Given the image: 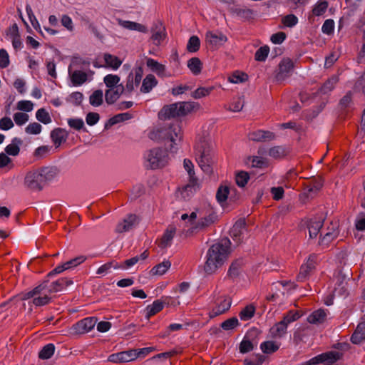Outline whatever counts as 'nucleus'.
Segmentation results:
<instances>
[{
	"mask_svg": "<svg viewBox=\"0 0 365 365\" xmlns=\"http://www.w3.org/2000/svg\"><path fill=\"white\" fill-rule=\"evenodd\" d=\"M58 170L55 167H41L27 171L24 178V187L31 191H41L48 182L57 178Z\"/></svg>",
	"mask_w": 365,
	"mask_h": 365,
	"instance_id": "1",
	"label": "nucleus"
},
{
	"mask_svg": "<svg viewBox=\"0 0 365 365\" xmlns=\"http://www.w3.org/2000/svg\"><path fill=\"white\" fill-rule=\"evenodd\" d=\"M230 244L228 238H224L209 248L204 266V270L207 274L215 273L224 264L230 252Z\"/></svg>",
	"mask_w": 365,
	"mask_h": 365,
	"instance_id": "2",
	"label": "nucleus"
},
{
	"mask_svg": "<svg viewBox=\"0 0 365 365\" xmlns=\"http://www.w3.org/2000/svg\"><path fill=\"white\" fill-rule=\"evenodd\" d=\"M195 160L202 170L210 174L212 171L214 153L211 141L205 138H200L195 145Z\"/></svg>",
	"mask_w": 365,
	"mask_h": 365,
	"instance_id": "3",
	"label": "nucleus"
},
{
	"mask_svg": "<svg viewBox=\"0 0 365 365\" xmlns=\"http://www.w3.org/2000/svg\"><path fill=\"white\" fill-rule=\"evenodd\" d=\"M150 138L154 140H170V150L174 151L173 145H178L182 138L181 128L178 123L172 124L168 127H160L154 129L149 134Z\"/></svg>",
	"mask_w": 365,
	"mask_h": 365,
	"instance_id": "4",
	"label": "nucleus"
},
{
	"mask_svg": "<svg viewBox=\"0 0 365 365\" xmlns=\"http://www.w3.org/2000/svg\"><path fill=\"white\" fill-rule=\"evenodd\" d=\"M51 292L48 289V282H43L32 290L23 293L22 300L32 299V304L36 307H41L51 302Z\"/></svg>",
	"mask_w": 365,
	"mask_h": 365,
	"instance_id": "5",
	"label": "nucleus"
},
{
	"mask_svg": "<svg viewBox=\"0 0 365 365\" xmlns=\"http://www.w3.org/2000/svg\"><path fill=\"white\" fill-rule=\"evenodd\" d=\"M194 109L193 103L178 102L165 106L159 112L158 116L161 120L181 117L187 115Z\"/></svg>",
	"mask_w": 365,
	"mask_h": 365,
	"instance_id": "6",
	"label": "nucleus"
},
{
	"mask_svg": "<svg viewBox=\"0 0 365 365\" xmlns=\"http://www.w3.org/2000/svg\"><path fill=\"white\" fill-rule=\"evenodd\" d=\"M145 165L148 168L158 169L167 165L170 160L166 150L155 148L148 150L144 155Z\"/></svg>",
	"mask_w": 365,
	"mask_h": 365,
	"instance_id": "7",
	"label": "nucleus"
},
{
	"mask_svg": "<svg viewBox=\"0 0 365 365\" xmlns=\"http://www.w3.org/2000/svg\"><path fill=\"white\" fill-rule=\"evenodd\" d=\"M197 218H199V220L192 227V230H201L210 226L215 222L216 216L211 210H209L207 212H204L202 210H197L190 215V220L195 221Z\"/></svg>",
	"mask_w": 365,
	"mask_h": 365,
	"instance_id": "8",
	"label": "nucleus"
},
{
	"mask_svg": "<svg viewBox=\"0 0 365 365\" xmlns=\"http://www.w3.org/2000/svg\"><path fill=\"white\" fill-rule=\"evenodd\" d=\"M143 70L141 67L135 68L133 73H130L126 80V84L124 87L125 93H131L135 88L138 87L142 80Z\"/></svg>",
	"mask_w": 365,
	"mask_h": 365,
	"instance_id": "9",
	"label": "nucleus"
},
{
	"mask_svg": "<svg viewBox=\"0 0 365 365\" xmlns=\"http://www.w3.org/2000/svg\"><path fill=\"white\" fill-rule=\"evenodd\" d=\"M232 240L237 243H241L247 236V229L244 219L238 220L230 230Z\"/></svg>",
	"mask_w": 365,
	"mask_h": 365,
	"instance_id": "10",
	"label": "nucleus"
},
{
	"mask_svg": "<svg viewBox=\"0 0 365 365\" xmlns=\"http://www.w3.org/2000/svg\"><path fill=\"white\" fill-rule=\"evenodd\" d=\"M138 358L136 349H130L110 354L108 361L113 363H127L135 360Z\"/></svg>",
	"mask_w": 365,
	"mask_h": 365,
	"instance_id": "11",
	"label": "nucleus"
},
{
	"mask_svg": "<svg viewBox=\"0 0 365 365\" xmlns=\"http://www.w3.org/2000/svg\"><path fill=\"white\" fill-rule=\"evenodd\" d=\"M318 262V256L312 254L310 255L307 262L301 266L299 273L297 275L298 281H304L309 276L312 270H314Z\"/></svg>",
	"mask_w": 365,
	"mask_h": 365,
	"instance_id": "12",
	"label": "nucleus"
},
{
	"mask_svg": "<svg viewBox=\"0 0 365 365\" xmlns=\"http://www.w3.org/2000/svg\"><path fill=\"white\" fill-rule=\"evenodd\" d=\"M97 319L95 317L85 318L73 325V332L77 334L87 333L94 328Z\"/></svg>",
	"mask_w": 365,
	"mask_h": 365,
	"instance_id": "13",
	"label": "nucleus"
},
{
	"mask_svg": "<svg viewBox=\"0 0 365 365\" xmlns=\"http://www.w3.org/2000/svg\"><path fill=\"white\" fill-rule=\"evenodd\" d=\"M294 68V63L289 58H284L279 64L278 71L276 73L275 78L277 81H284L290 76Z\"/></svg>",
	"mask_w": 365,
	"mask_h": 365,
	"instance_id": "14",
	"label": "nucleus"
},
{
	"mask_svg": "<svg viewBox=\"0 0 365 365\" xmlns=\"http://www.w3.org/2000/svg\"><path fill=\"white\" fill-rule=\"evenodd\" d=\"M206 41L212 48L216 49L222 46L227 38L220 32L208 31L205 36Z\"/></svg>",
	"mask_w": 365,
	"mask_h": 365,
	"instance_id": "15",
	"label": "nucleus"
},
{
	"mask_svg": "<svg viewBox=\"0 0 365 365\" xmlns=\"http://www.w3.org/2000/svg\"><path fill=\"white\" fill-rule=\"evenodd\" d=\"M341 354L337 351H329L319 354L309 361V365H315L319 363L328 361L334 363L340 358Z\"/></svg>",
	"mask_w": 365,
	"mask_h": 365,
	"instance_id": "16",
	"label": "nucleus"
},
{
	"mask_svg": "<svg viewBox=\"0 0 365 365\" xmlns=\"http://www.w3.org/2000/svg\"><path fill=\"white\" fill-rule=\"evenodd\" d=\"M329 2L327 0L317 1L309 14L308 19L314 21L315 17L322 16L327 12Z\"/></svg>",
	"mask_w": 365,
	"mask_h": 365,
	"instance_id": "17",
	"label": "nucleus"
},
{
	"mask_svg": "<svg viewBox=\"0 0 365 365\" xmlns=\"http://www.w3.org/2000/svg\"><path fill=\"white\" fill-rule=\"evenodd\" d=\"M232 301L229 297H223L217 300L216 306L212 309L211 317H216L227 312L231 306Z\"/></svg>",
	"mask_w": 365,
	"mask_h": 365,
	"instance_id": "18",
	"label": "nucleus"
},
{
	"mask_svg": "<svg viewBox=\"0 0 365 365\" xmlns=\"http://www.w3.org/2000/svg\"><path fill=\"white\" fill-rule=\"evenodd\" d=\"M117 22L119 26H120L122 28L125 29H128L130 31H136L144 34H146L148 31V28L145 25L139 24L138 22L123 20L120 19H118Z\"/></svg>",
	"mask_w": 365,
	"mask_h": 365,
	"instance_id": "19",
	"label": "nucleus"
},
{
	"mask_svg": "<svg viewBox=\"0 0 365 365\" xmlns=\"http://www.w3.org/2000/svg\"><path fill=\"white\" fill-rule=\"evenodd\" d=\"M151 31V40L155 45H160L166 36L165 27L160 22H158L153 25Z\"/></svg>",
	"mask_w": 365,
	"mask_h": 365,
	"instance_id": "20",
	"label": "nucleus"
},
{
	"mask_svg": "<svg viewBox=\"0 0 365 365\" xmlns=\"http://www.w3.org/2000/svg\"><path fill=\"white\" fill-rule=\"evenodd\" d=\"M138 222V217L135 215H129L116 226L117 232H125L132 229Z\"/></svg>",
	"mask_w": 365,
	"mask_h": 365,
	"instance_id": "21",
	"label": "nucleus"
},
{
	"mask_svg": "<svg viewBox=\"0 0 365 365\" xmlns=\"http://www.w3.org/2000/svg\"><path fill=\"white\" fill-rule=\"evenodd\" d=\"M324 219L322 217H316L309 220L307 228L310 238H314L317 236L320 229L322 227Z\"/></svg>",
	"mask_w": 365,
	"mask_h": 365,
	"instance_id": "22",
	"label": "nucleus"
},
{
	"mask_svg": "<svg viewBox=\"0 0 365 365\" xmlns=\"http://www.w3.org/2000/svg\"><path fill=\"white\" fill-rule=\"evenodd\" d=\"M169 299L166 297L164 301L160 299L155 300L153 304L148 305L145 309V317L149 319L152 316L160 312L164 307V304L168 303L166 301Z\"/></svg>",
	"mask_w": 365,
	"mask_h": 365,
	"instance_id": "23",
	"label": "nucleus"
},
{
	"mask_svg": "<svg viewBox=\"0 0 365 365\" xmlns=\"http://www.w3.org/2000/svg\"><path fill=\"white\" fill-rule=\"evenodd\" d=\"M68 73L72 84L75 86H81L88 81V73L81 70L71 71L68 68Z\"/></svg>",
	"mask_w": 365,
	"mask_h": 365,
	"instance_id": "24",
	"label": "nucleus"
},
{
	"mask_svg": "<svg viewBox=\"0 0 365 365\" xmlns=\"http://www.w3.org/2000/svg\"><path fill=\"white\" fill-rule=\"evenodd\" d=\"M68 133L61 128H57L51 133V140L56 147L60 146L68 138Z\"/></svg>",
	"mask_w": 365,
	"mask_h": 365,
	"instance_id": "25",
	"label": "nucleus"
},
{
	"mask_svg": "<svg viewBox=\"0 0 365 365\" xmlns=\"http://www.w3.org/2000/svg\"><path fill=\"white\" fill-rule=\"evenodd\" d=\"M124 92V87L119 85L115 88H109L106 91L105 98L108 104L114 103Z\"/></svg>",
	"mask_w": 365,
	"mask_h": 365,
	"instance_id": "26",
	"label": "nucleus"
},
{
	"mask_svg": "<svg viewBox=\"0 0 365 365\" xmlns=\"http://www.w3.org/2000/svg\"><path fill=\"white\" fill-rule=\"evenodd\" d=\"M72 284L73 281L71 279L67 278H61L51 283L50 284H48V289L51 294L56 293L63 291L65 288Z\"/></svg>",
	"mask_w": 365,
	"mask_h": 365,
	"instance_id": "27",
	"label": "nucleus"
},
{
	"mask_svg": "<svg viewBox=\"0 0 365 365\" xmlns=\"http://www.w3.org/2000/svg\"><path fill=\"white\" fill-rule=\"evenodd\" d=\"M274 138V134L270 131L256 130L249 134V139L252 141L270 140Z\"/></svg>",
	"mask_w": 365,
	"mask_h": 365,
	"instance_id": "28",
	"label": "nucleus"
},
{
	"mask_svg": "<svg viewBox=\"0 0 365 365\" xmlns=\"http://www.w3.org/2000/svg\"><path fill=\"white\" fill-rule=\"evenodd\" d=\"M147 66L150 68L158 76L161 77L169 76L166 73V67L153 58H148L146 61Z\"/></svg>",
	"mask_w": 365,
	"mask_h": 365,
	"instance_id": "29",
	"label": "nucleus"
},
{
	"mask_svg": "<svg viewBox=\"0 0 365 365\" xmlns=\"http://www.w3.org/2000/svg\"><path fill=\"white\" fill-rule=\"evenodd\" d=\"M183 167L187 172L190 178V184H188L186 188L190 187H194L197 184V179L195 175L194 165L192 161L189 159H185L183 161Z\"/></svg>",
	"mask_w": 365,
	"mask_h": 365,
	"instance_id": "30",
	"label": "nucleus"
},
{
	"mask_svg": "<svg viewBox=\"0 0 365 365\" xmlns=\"http://www.w3.org/2000/svg\"><path fill=\"white\" fill-rule=\"evenodd\" d=\"M175 227L173 226H170L163 234L159 246L161 248H166L169 246H170L172 240L174 237L175 233Z\"/></svg>",
	"mask_w": 365,
	"mask_h": 365,
	"instance_id": "31",
	"label": "nucleus"
},
{
	"mask_svg": "<svg viewBox=\"0 0 365 365\" xmlns=\"http://www.w3.org/2000/svg\"><path fill=\"white\" fill-rule=\"evenodd\" d=\"M22 144V140L19 138H14L11 143L6 146L4 148L5 153L11 156H16L19 154L20 146Z\"/></svg>",
	"mask_w": 365,
	"mask_h": 365,
	"instance_id": "32",
	"label": "nucleus"
},
{
	"mask_svg": "<svg viewBox=\"0 0 365 365\" xmlns=\"http://www.w3.org/2000/svg\"><path fill=\"white\" fill-rule=\"evenodd\" d=\"M327 316V312L324 310L317 309L309 315L307 321L313 324H322L326 320Z\"/></svg>",
	"mask_w": 365,
	"mask_h": 365,
	"instance_id": "33",
	"label": "nucleus"
},
{
	"mask_svg": "<svg viewBox=\"0 0 365 365\" xmlns=\"http://www.w3.org/2000/svg\"><path fill=\"white\" fill-rule=\"evenodd\" d=\"M171 262L169 260L165 259L163 262L154 266L150 271L152 276H161L167 272L170 268Z\"/></svg>",
	"mask_w": 365,
	"mask_h": 365,
	"instance_id": "34",
	"label": "nucleus"
},
{
	"mask_svg": "<svg viewBox=\"0 0 365 365\" xmlns=\"http://www.w3.org/2000/svg\"><path fill=\"white\" fill-rule=\"evenodd\" d=\"M157 84L158 81L155 77L152 74H149L143 79L140 91L144 93H149Z\"/></svg>",
	"mask_w": 365,
	"mask_h": 365,
	"instance_id": "35",
	"label": "nucleus"
},
{
	"mask_svg": "<svg viewBox=\"0 0 365 365\" xmlns=\"http://www.w3.org/2000/svg\"><path fill=\"white\" fill-rule=\"evenodd\" d=\"M289 153V149L284 146H274L268 150L269 156L276 160L284 158Z\"/></svg>",
	"mask_w": 365,
	"mask_h": 365,
	"instance_id": "36",
	"label": "nucleus"
},
{
	"mask_svg": "<svg viewBox=\"0 0 365 365\" xmlns=\"http://www.w3.org/2000/svg\"><path fill=\"white\" fill-rule=\"evenodd\" d=\"M287 325L282 320L271 327L269 332L272 337L281 338L287 332Z\"/></svg>",
	"mask_w": 365,
	"mask_h": 365,
	"instance_id": "37",
	"label": "nucleus"
},
{
	"mask_svg": "<svg viewBox=\"0 0 365 365\" xmlns=\"http://www.w3.org/2000/svg\"><path fill=\"white\" fill-rule=\"evenodd\" d=\"M103 59L106 63V66L110 68L113 70H117L122 64L121 60H120L117 56L110 53H104Z\"/></svg>",
	"mask_w": 365,
	"mask_h": 365,
	"instance_id": "38",
	"label": "nucleus"
},
{
	"mask_svg": "<svg viewBox=\"0 0 365 365\" xmlns=\"http://www.w3.org/2000/svg\"><path fill=\"white\" fill-rule=\"evenodd\" d=\"M365 340V327L359 325L353 333L351 341L353 344H359Z\"/></svg>",
	"mask_w": 365,
	"mask_h": 365,
	"instance_id": "39",
	"label": "nucleus"
},
{
	"mask_svg": "<svg viewBox=\"0 0 365 365\" xmlns=\"http://www.w3.org/2000/svg\"><path fill=\"white\" fill-rule=\"evenodd\" d=\"M255 346H257V342L252 341L246 335L240 344L239 350L240 353L245 354L252 351Z\"/></svg>",
	"mask_w": 365,
	"mask_h": 365,
	"instance_id": "40",
	"label": "nucleus"
},
{
	"mask_svg": "<svg viewBox=\"0 0 365 365\" xmlns=\"http://www.w3.org/2000/svg\"><path fill=\"white\" fill-rule=\"evenodd\" d=\"M187 67L194 75L200 74L202 68L201 61L197 57H193L188 60Z\"/></svg>",
	"mask_w": 365,
	"mask_h": 365,
	"instance_id": "41",
	"label": "nucleus"
},
{
	"mask_svg": "<svg viewBox=\"0 0 365 365\" xmlns=\"http://www.w3.org/2000/svg\"><path fill=\"white\" fill-rule=\"evenodd\" d=\"M103 101V93L101 90L95 91L89 97V103L91 106H100Z\"/></svg>",
	"mask_w": 365,
	"mask_h": 365,
	"instance_id": "42",
	"label": "nucleus"
},
{
	"mask_svg": "<svg viewBox=\"0 0 365 365\" xmlns=\"http://www.w3.org/2000/svg\"><path fill=\"white\" fill-rule=\"evenodd\" d=\"M260 348L264 353L272 354L279 349V344L272 341H267L262 343Z\"/></svg>",
	"mask_w": 365,
	"mask_h": 365,
	"instance_id": "43",
	"label": "nucleus"
},
{
	"mask_svg": "<svg viewBox=\"0 0 365 365\" xmlns=\"http://www.w3.org/2000/svg\"><path fill=\"white\" fill-rule=\"evenodd\" d=\"M55 346L53 344H48L44 346L38 353V357L41 359H48L54 354Z\"/></svg>",
	"mask_w": 365,
	"mask_h": 365,
	"instance_id": "44",
	"label": "nucleus"
},
{
	"mask_svg": "<svg viewBox=\"0 0 365 365\" xmlns=\"http://www.w3.org/2000/svg\"><path fill=\"white\" fill-rule=\"evenodd\" d=\"M120 81V78L115 74H108L103 78V82L108 89L119 86Z\"/></svg>",
	"mask_w": 365,
	"mask_h": 365,
	"instance_id": "45",
	"label": "nucleus"
},
{
	"mask_svg": "<svg viewBox=\"0 0 365 365\" xmlns=\"http://www.w3.org/2000/svg\"><path fill=\"white\" fill-rule=\"evenodd\" d=\"M230 193V188L227 185H220L216 193V199L220 203L225 202Z\"/></svg>",
	"mask_w": 365,
	"mask_h": 365,
	"instance_id": "46",
	"label": "nucleus"
},
{
	"mask_svg": "<svg viewBox=\"0 0 365 365\" xmlns=\"http://www.w3.org/2000/svg\"><path fill=\"white\" fill-rule=\"evenodd\" d=\"M67 123L70 128L76 130L78 131L83 130L84 131H86V128H85L84 122L82 118H71L67 120Z\"/></svg>",
	"mask_w": 365,
	"mask_h": 365,
	"instance_id": "47",
	"label": "nucleus"
},
{
	"mask_svg": "<svg viewBox=\"0 0 365 365\" xmlns=\"http://www.w3.org/2000/svg\"><path fill=\"white\" fill-rule=\"evenodd\" d=\"M255 312V307L252 304H249L242 309L239 316L241 320L247 321L254 316Z\"/></svg>",
	"mask_w": 365,
	"mask_h": 365,
	"instance_id": "48",
	"label": "nucleus"
},
{
	"mask_svg": "<svg viewBox=\"0 0 365 365\" xmlns=\"http://www.w3.org/2000/svg\"><path fill=\"white\" fill-rule=\"evenodd\" d=\"M36 119L43 124L51 123V117L45 108H40L36 113Z\"/></svg>",
	"mask_w": 365,
	"mask_h": 365,
	"instance_id": "49",
	"label": "nucleus"
},
{
	"mask_svg": "<svg viewBox=\"0 0 365 365\" xmlns=\"http://www.w3.org/2000/svg\"><path fill=\"white\" fill-rule=\"evenodd\" d=\"M244 106V100L241 97H236L232 99V101L226 108L232 112L240 111Z\"/></svg>",
	"mask_w": 365,
	"mask_h": 365,
	"instance_id": "50",
	"label": "nucleus"
},
{
	"mask_svg": "<svg viewBox=\"0 0 365 365\" xmlns=\"http://www.w3.org/2000/svg\"><path fill=\"white\" fill-rule=\"evenodd\" d=\"M249 160L251 163V166L253 168H263L268 165L267 160L262 157L253 156L250 158Z\"/></svg>",
	"mask_w": 365,
	"mask_h": 365,
	"instance_id": "51",
	"label": "nucleus"
},
{
	"mask_svg": "<svg viewBox=\"0 0 365 365\" xmlns=\"http://www.w3.org/2000/svg\"><path fill=\"white\" fill-rule=\"evenodd\" d=\"M26 11L28 14L29 21L32 25V26L38 31L40 34H42V31L41 30L40 24L36 18L35 15L33 13L32 9L29 5L26 6Z\"/></svg>",
	"mask_w": 365,
	"mask_h": 365,
	"instance_id": "52",
	"label": "nucleus"
},
{
	"mask_svg": "<svg viewBox=\"0 0 365 365\" xmlns=\"http://www.w3.org/2000/svg\"><path fill=\"white\" fill-rule=\"evenodd\" d=\"M200 46V41L199 38L197 36H192L187 42V50L190 53H194L199 50Z\"/></svg>",
	"mask_w": 365,
	"mask_h": 365,
	"instance_id": "53",
	"label": "nucleus"
},
{
	"mask_svg": "<svg viewBox=\"0 0 365 365\" xmlns=\"http://www.w3.org/2000/svg\"><path fill=\"white\" fill-rule=\"evenodd\" d=\"M235 13L238 17L245 20L253 18V11L250 9L237 8L235 9Z\"/></svg>",
	"mask_w": 365,
	"mask_h": 365,
	"instance_id": "54",
	"label": "nucleus"
},
{
	"mask_svg": "<svg viewBox=\"0 0 365 365\" xmlns=\"http://www.w3.org/2000/svg\"><path fill=\"white\" fill-rule=\"evenodd\" d=\"M338 78L336 76H332L320 88V92L322 93H327L331 91L336 84Z\"/></svg>",
	"mask_w": 365,
	"mask_h": 365,
	"instance_id": "55",
	"label": "nucleus"
},
{
	"mask_svg": "<svg viewBox=\"0 0 365 365\" xmlns=\"http://www.w3.org/2000/svg\"><path fill=\"white\" fill-rule=\"evenodd\" d=\"M120 267L118 265L117 263H114L113 262L106 263L101 266L96 271L97 274H106L110 272L112 268L116 269H119Z\"/></svg>",
	"mask_w": 365,
	"mask_h": 365,
	"instance_id": "56",
	"label": "nucleus"
},
{
	"mask_svg": "<svg viewBox=\"0 0 365 365\" xmlns=\"http://www.w3.org/2000/svg\"><path fill=\"white\" fill-rule=\"evenodd\" d=\"M301 317L298 311L290 310L283 317L282 321L288 326L289 324L297 321Z\"/></svg>",
	"mask_w": 365,
	"mask_h": 365,
	"instance_id": "57",
	"label": "nucleus"
},
{
	"mask_svg": "<svg viewBox=\"0 0 365 365\" xmlns=\"http://www.w3.org/2000/svg\"><path fill=\"white\" fill-rule=\"evenodd\" d=\"M212 90L213 87H200L192 93V96L195 99H199L208 96Z\"/></svg>",
	"mask_w": 365,
	"mask_h": 365,
	"instance_id": "58",
	"label": "nucleus"
},
{
	"mask_svg": "<svg viewBox=\"0 0 365 365\" xmlns=\"http://www.w3.org/2000/svg\"><path fill=\"white\" fill-rule=\"evenodd\" d=\"M269 48L267 46L260 47L255 53V60L258 61H264L269 54Z\"/></svg>",
	"mask_w": 365,
	"mask_h": 365,
	"instance_id": "59",
	"label": "nucleus"
},
{
	"mask_svg": "<svg viewBox=\"0 0 365 365\" xmlns=\"http://www.w3.org/2000/svg\"><path fill=\"white\" fill-rule=\"evenodd\" d=\"M282 23L287 27H294L298 23V18L294 14H288L282 17Z\"/></svg>",
	"mask_w": 365,
	"mask_h": 365,
	"instance_id": "60",
	"label": "nucleus"
},
{
	"mask_svg": "<svg viewBox=\"0 0 365 365\" xmlns=\"http://www.w3.org/2000/svg\"><path fill=\"white\" fill-rule=\"evenodd\" d=\"M241 267L242 262L240 260L232 262L227 272L228 276L232 278L238 276Z\"/></svg>",
	"mask_w": 365,
	"mask_h": 365,
	"instance_id": "61",
	"label": "nucleus"
},
{
	"mask_svg": "<svg viewBox=\"0 0 365 365\" xmlns=\"http://www.w3.org/2000/svg\"><path fill=\"white\" fill-rule=\"evenodd\" d=\"M264 357L261 354L252 356L244 361L245 365H262L264 362Z\"/></svg>",
	"mask_w": 365,
	"mask_h": 365,
	"instance_id": "62",
	"label": "nucleus"
},
{
	"mask_svg": "<svg viewBox=\"0 0 365 365\" xmlns=\"http://www.w3.org/2000/svg\"><path fill=\"white\" fill-rule=\"evenodd\" d=\"M42 130V126L36 122L29 123L25 128V132L30 135H38Z\"/></svg>",
	"mask_w": 365,
	"mask_h": 365,
	"instance_id": "63",
	"label": "nucleus"
},
{
	"mask_svg": "<svg viewBox=\"0 0 365 365\" xmlns=\"http://www.w3.org/2000/svg\"><path fill=\"white\" fill-rule=\"evenodd\" d=\"M83 99V95L81 92H73L69 95L67 98L68 102L74 105L79 106Z\"/></svg>",
	"mask_w": 365,
	"mask_h": 365,
	"instance_id": "64",
	"label": "nucleus"
}]
</instances>
